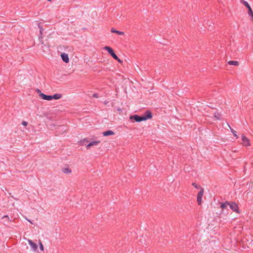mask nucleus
I'll return each instance as SVG.
<instances>
[{
    "instance_id": "cd10ccee",
    "label": "nucleus",
    "mask_w": 253,
    "mask_h": 253,
    "mask_svg": "<svg viewBox=\"0 0 253 253\" xmlns=\"http://www.w3.org/2000/svg\"><path fill=\"white\" fill-rule=\"evenodd\" d=\"M36 92H38V93H40V94L41 93V90H40L39 89H38V88H37V89L36 90Z\"/></svg>"
},
{
    "instance_id": "f03ea898",
    "label": "nucleus",
    "mask_w": 253,
    "mask_h": 253,
    "mask_svg": "<svg viewBox=\"0 0 253 253\" xmlns=\"http://www.w3.org/2000/svg\"><path fill=\"white\" fill-rule=\"evenodd\" d=\"M229 208L234 212L240 213V210L238 205L234 202H229Z\"/></svg>"
},
{
    "instance_id": "6ab92c4d",
    "label": "nucleus",
    "mask_w": 253,
    "mask_h": 253,
    "mask_svg": "<svg viewBox=\"0 0 253 253\" xmlns=\"http://www.w3.org/2000/svg\"><path fill=\"white\" fill-rule=\"evenodd\" d=\"M228 64L230 65L238 66L239 63L237 61H229L228 62Z\"/></svg>"
},
{
    "instance_id": "20e7f679",
    "label": "nucleus",
    "mask_w": 253,
    "mask_h": 253,
    "mask_svg": "<svg viewBox=\"0 0 253 253\" xmlns=\"http://www.w3.org/2000/svg\"><path fill=\"white\" fill-rule=\"evenodd\" d=\"M203 194H204V188H200V190L198 193L197 198L198 204L199 205H200L201 204Z\"/></svg>"
},
{
    "instance_id": "f257e3e1",
    "label": "nucleus",
    "mask_w": 253,
    "mask_h": 253,
    "mask_svg": "<svg viewBox=\"0 0 253 253\" xmlns=\"http://www.w3.org/2000/svg\"><path fill=\"white\" fill-rule=\"evenodd\" d=\"M241 2L248 9V13L251 17V20L253 21V11L250 4L244 0H241Z\"/></svg>"
},
{
    "instance_id": "dca6fc26",
    "label": "nucleus",
    "mask_w": 253,
    "mask_h": 253,
    "mask_svg": "<svg viewBox=\"0 0 253 253\" xmlns=\"http://www.w3.org/2000/svg\"><path fill=\"white\" fill-rule=\"evenodd\" d=\"M111 32L112 33H116V34H117L119 35H124V32H121V31H118V30H116V29H115L113 28H112L111 29Z\"/></svg>"
},
{
    "instance_id": "412c9836",
    "label": "nucleus",
    "mask_w": 253,
    "mask_h": 253,
    "mask_svg": "<svg viewBox=\"0 0 253 253\" xmlns=\"http://www.w3.org/2000/svg\"><path fill=\"white\" fill-rule=\"evenodd\" d=\"M88 141L87 139H84V140H81L80 142V143L81 145H86V144L85 143V142H88Z\"/></svg>"
},
{
    "instance_id": "c85d7f7f",
    "label": "nucleus",
    "mask_w": 253,
    "mask_h": 253,
    "mask_svg": "<svg viewBox=\"0 0 253 253\" xmlns=\"http://www.w3.org/2000/svg\"><path fill=\"white\" fill-rule=\"evenodd\" d=\"M117 111H118V112H120V113H121V112H122V109H121L120 108H117Z\"/></svg>"
},
{
    "instance_id": "2eb2a0df",
    "label": "nucleus",
    "mask_w": 253,
    "mask_h": 253,
    "mask_svg": "<svg viewBox=\"0 0 253 253\" xmlns=\"http://www.w3.org/2000/svg\"><path fill=\"white\" fill-rule=\"evenodd\" d=\"M102 134L103 135V136H107L114 134V132L112 130H108L106 131L103 132Z\"/></svg>"
},
{
    "instance_id": "393cba45",
    "label": "nucleus",
    "mask_w": 253,
    "mask_h": 253,
    "mask_svg": "<svg viewBox=\"0 0 253 253\" xmlns=\"http://www.w3.org/2000/svg\"><path fill=\"white\" fill-rule=\"evenodd\" d=\"M22 125H23V126H27V125H28V123H27V122H26V121H23V122H22Z\"/></svg>"
},
{
    "instance_id": "9d476101",
    "label": "nucleus",
    "mask_w": 253,
    "mask_h": 253,
    "mask_svg": "<svg viewBox=\"0 0 253 253\" xmlns=\"http://www.w3.org/2000/svg\"><path fill=\"white\" fill-rule=\"evenodd\" d=\"M28 243L33 251H36L38 249L37 244L34 243L32 240H28Z\"/></svg>"
},
{
    "instance_id": "0eeeda50",
    "label": "nucleus",
    "mask_w": 253,
    "mask_h": 253,
    "mask_svg": "<svg viewBox=\"0 0 253 253\" xmlns=\"http://www.w3.org/2000/svg\"><path fill=\"white\" fill-rule=\"evenodd\" d=\"M1 219L2 220L3 224L5 225H8V223L12 221L11 219H10L9 216L7 215L2 216Z\"/></svg>"
},
{
    "instance_id": "6e6552de",
    "label": "nucleus",
    "mask_w": 253,
    "mask_h": 253,
    "mask_svg": "<svg viewBox=\"0 0 253 253\" xmlns=\"http://www.w3.org/2000/svg\"><path fill=\"white\" fill-rule=\"evenodd\" d=\"M242 140L243 145L245 146H248L251 145L249 139L244 135H242Z\"/></svg>"
},
{
    "instance_id": "1a4fd4ad",
    "label": "nucleus",
    "mask_w": 253,
    "mask_h": 253,
    "mask_svg": "<svg viewBox=\"0 0 253 253\" xmlns=\"http://www.w3.org/2000/svg\"><path fill=\"white\" fill-rule=\"evenodd\" d=\"M39 96L42 99L45 100H51L52 97L51 95H46L43 93H41L39 94Z\"/></svg>"
},
{
    "instance_id": "f8f14e48",
    "label": "nucleus",
    "mask_w": 253,
    "mask_h": 253,
    "mask_svg": "<svg viewBox=\"0 0 253 253\" xmlns=\"http://www.w3.org/2000/svg\"><path fill=\"white\" fill-rule=\"evenodd\" d=\"M38 27L40 29V35L39 36V39L40 41H42V35H43V28L41 26V24H38Z\"/></svg>"
},
{
    "instance_id": "a211bd4d",
    "label": "nucleus",
    "mask_w": 253,
    "mask_h": 253,
    "mask_svg": "<svg viewBox=\"0 0 253 253\" xmlns=\"http://www.w3.org/2000/svg\"><path fill=\"white\" fill-rule=\"evenodd\" d=\"M62 97V95L61 94L59 93H55L53 95H51L52 100V99H59Z\"/></svg>"
},
{
    "instance_id": "4468645a",
    "label": "nucleus",
    "mask_w": 253,
    "mask_h": 253,
    "mask_svg": "<svg viewBox=\"0 0 253 253\" xmlns=\"http://www.w3.org/2000/svg\"><path fill=\"white\" fill-rule=\"evenodd\" d=\"M221 205H220V208H221V209L223 211L224 210H226L227 209V207L229 206V202L228 201H226L225 202H223V203H220Z\"/></svg>"
},
{
    "instance_id": "a878e982",
    "label": "nucleus",
    "mask_w": 253,
    "mask_h": 253,
    "mask_svg": "<svg viewBox=\"0 0 253 253\" xmlns=\"http://www.w3.org/2000/svg\"><path fill=\"white\" fill-rule=\"evenodd\" d=\"M115 59L117 60L120 63H122L123 62V61L121 60L120 58H119L118 56H117V59Z\"/></svg>"
},
{
    "instance_id": "7c9ffc66",
    "label": "nucleus",
    "mask_w": 253,
    "mask_h": 253,
    "mask_svg": "<svg viewBox=\"0 0 253 253\" xmlns=\"http://www.w3.org/2000/svg\"><path fill=\"white\" fill-rule=\"evenodd\" d=\"M141 244H142V245H143V242H141Z\"/></svg>"
},
{
    "instance_id": "bb28decb",
    "label": "nucleus",
    "mask_w": 253,
    "mask_h": 253,
    "mask_svg": "<svg viewBox=\"0 0 253 253\" xmlns=\"http://www.w3.org/2000/svg\"><path fill=\"white\" fill-rule=\"evenodd\" d=\"M92 96L93 97H95V98H97L98 97V94L97 93H94L93 95H92Z\"/></svg>"
},
{
    "instance_id": "5701e85b",
    "label": "nucleus",
    "mask_w": 253,
    "mask_h": 253,
    "mask_svg": "<svg viewBox=\"0 0 253 253\" xmlns=\"http://www.w3.org/2000/svg\"><path fill=\"white\" fill-rule=\"evenodd\" d=\"M192 185L196 189H199L200 188V186L195 182L192 183Z\"/></svg>"
},
{
    "instance_id": "4be33fe9",
    "label": "nucleus",
    "mask_w": 253,
    "mask_h": 253,
    "mask_svg": "<svg viewBox=\"0 0 253 253\" xmlns=\"http://www.w3.org/2000/svg\"><path fill=\"white\" fill-rule=\"evenodd\" d=\"M229 127L230 128L231 131L232 132L234 136L237 137L236 131L235 130H234L233 128H232L230 126H229Z\"/></svg>"
},
{
    "instance_id": "7ed1b4c3",
    "label": "nucleus",
    "mask_w": 253,
    "mask_h": 253,
    "mask_svg": "<svg viewBox=\"0 0 253 253\" xmlns=\"http://www.w3.org/2000/svg\"><path fill=\"white\" fill-rule=\"evenodd\" d=\"M104 49L107 51L114 59H117V55L115 53L113 49L111 47L106 46L104 47Z\"/></svg>"
},
{
    "instance_id": "9b49d317",
    "label": "nucleus",
    "mask_w": 253,
    "mask_h": 253,
    "mask_svg": "<svg viewBox=\"0 0 253 253\" xmlns=\"http://www.w3.org/2000/svg\"><path fill=\"white\" fill-rule=\"evenodd\" d=\"M61 57L62 60L65 63H67L69 62L68 55L67 53H63L61 54Z\"/></svg>"
},
{
    "instance_id": "f3484780",
    "label": "nucleus",
    "mask_w": 253,
    "mask_h": 253,
    "mask_svg": "<svg viewBox=\"0 0 253 253\" xmlns=\"http://www.w3.org/2000/svg\"><path fill=\"white\" fill-rule=\"evenodd\" d=\"M213 117L217 120H220L222 119L220 114L218 112L213 113Z\"/></svg>"
},
{
    "instance_id": "c756f323",
    "label": "nucleus",
    "mask_w": 253,
    "mask_h": 253,
    "mask_svg": "<svg viewBox=\"0 0 253 253\" xmlns=\"http://www.w3.org/2000/svg\"><path fill=\"white\" fill-rule=\"evenodd\" d=\"M47 0V1H51L52 0Z\"/></svg>"
},
{
    "instance_id": "39448f33",
    "label": "nucleus",
    "mask_w": 253,
    "mask_h": 253,
    "mask_svg": "<svg viewBox=\"0 0 253 253\" xmlns=\"http://www.w3.org/2000/svg\"><path fill=\"white\" fill-rule=\"evenodd\" d=\"M129 118L131 120H134L136 122H140L144 121L142 116L138 115L130 116Z\"/></svg>"
},
{
    "instance_id": "aec40b11",
    "label": "nucleus",
    "mask_w": 253,
    "mask_h": 253,
    "mask_svg": "<svg viewBox=\"0 0 253 253\" xmlns=\"http://www.w3.org/2000/svg\"><path fill=\"white\" fill-rule=\"evenodd\" d=\"M71 169L70 168H66L62 169V172L64 173H69L71 172Z\"/></svg>"
},
{
    "instance_id": "ddd939ff",
    "label": "nucleus",
    "mask_w": 253,
    "mask_h": 253,
    "mask_svg": "<svg viewBox=\"0 0 253 253\" xmlns=\"http://www.w3.org/2000/svg\"><path fill=\"white\" fill-rule=\"evenodd\" d=\"M100 143V141H93L92 142H90L86 145L87 149H89L90 147L93 146L97 145Z\"/></svg>"
},
{
    "instance_id": "b1692460",
    "label": "nucleus",
    "mask_w": 253,
    "mask_h": 253,
    "mask_svg": "<svg viewBox=\"0 0 253 253\" xmlns=\"http://www.w3.org/2000/svg\"><path fill=\"white\" fill-rule=\"evenodd\" d=\"M40 249L41 250L43 251V246L41 242L40 243Z\"/></svg>"
},
{
    "instance_id": "423d86ee",
    "label": "nucleus",
    "mask_w": 253,
    "mask_h": 253,
    "mask_svg": "<svg viewBox=\"0 0 253 253\" xmlns=\"http://www.w3.org/2000/svg\"><path fill=\"white\" fill-rule=\"evenodd\" d=\"M143 120L146 121L152 118V113L150 111H146L144 114L142 115Z\"/></svg>"
}]
</instances>
